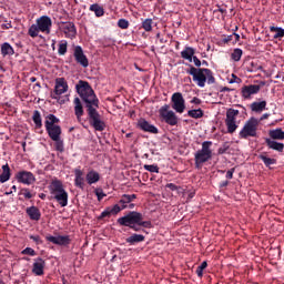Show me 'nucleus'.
Returning a JSON list of instances; mask_svg holds the SVG:
<instances>
[{
	"mask_svg": "<svg viewBox=\"0 0 284 284\" xmlns=\"http://www.w3.org/2000/svg\"><path fill=\"white\" fill-rule=\"evenodd\" d=\"M258 119L251 118L245 123L242 130L239 133L240 139H256L258 136Z\"/></svg>",
	"mask_w": 284,
	"mask_h": 284,
	"instance_id": "423d86ee",
	"label": "nucleus"
},
{
	"mask_svg": "<svg viewBox=\"0 0 284 284\" xmlns=\"http://www.w3.org/2000/svg\"><path fill=\"white\" fill-rule=\"evenodd\" d=\"M192 61L196 68H201V60L196 55H193Z\"/></svg>",
	"mask_w": 284,
	"mask_h": 284,
	"instance_id": "052dcab7",
	"label": "nucleus"
},
{
	"mask_svg": "<svg viewBox=\"0 0 284 284\" xmlns=\"http://www.w3.org/2000/svg\"><path fill=\"white\" fill-rule=\"evenodd\" d=\"M145 241V235L133 233L129 237H126L125 242L129 245H136V243H143Z\"/></svg>",
	"mask_w": 284,
	"mask_h": 284,
	"instance_id": "b1692460",
	"label": "nucleus"
},
{
	"mask_svg": "<svg viewBox=\"0 0 284 284\" xmlns=\"http://www.w3.org/2000/svg\"><path fill=\"white\" fill-rule=\"evenodd\" d=\"M160 118L168 125H179V116L174 111L170 110V104H164L159 110Z\"/></svg>",
	"mask_w": 284,
	"mask_h": 284,
	"instance_id": "0eeeda50",
	"label": "nucleus"
},
{
	"mask_svg": "<svg viewBox=\"0 0 284 284\" xmlns=\"http://www.w3.org/2000/svg\"><path fill=\"white\" fill-rule=\"evenodd\" d=\"M268 136L273 141H284V131L281 128L270 130Z\"/></svg>",
	"mask_w": 284,
	"mask_h": 284,
	"instance_id": "4be33fe9",
	"label": "nucleus"
},
{
	"mask_svg": "<svg viewBox=\"0 0 284 284\" xmlns=\"http://www.w3.org/2000/svg\"><path fill=\"white\" fill-rule=\"evenodd\" d=\"M270 32H275L273 36V39H283L284 37V29L281 27H270Z\"/></svg>",
	"mask_w": 284,
	"mask_h": 284,
	"instance_id": "72a5a7b5",
	"label": "nucleus"
},
{
	"mask_svg": "<svg viewBox=\"0 0 284 284\" xmlns=\"http://www.w3.org/2000/svg\"><path fill=\"white\" fill-rule=\"evenodd\" d=\"M45 241L52 243L53 245H59L60 247H68L72 243V237L70 235H45Z\"/></svg>",
	"mask_w": 284,
	"mask_h": 284,
	"instance_id": "1a4fd4ad",
	"label": "nucleus"
},
{
	"mask_svg": "<svg viewBox=\"0 0 284 284\" xmlns=\"http://www.w3.org/2000/svg\"><path fill=\"white\" fill-rule=\"evenodd\" d=\"M10 176H12L10 165H2V168L0 169V179H10Z\"/></svg>",
	"mask_w": 284,
	"mask_h": 284,
	"instance_id": "f704fd0d",
	"label": "nucleus"
},
{
	"mask_svg": "<svg viewBox=\"0 0 284 284\" xmlns=\"http://www.w3.org/2000/svg\"><path fill=\"white\" fill-rule=\"evenodd\" d=\"M240 112L236 109H229L226 111L225 122H236V116H239Z\"/></svg>",
	"mask_w": 284,
	"mask_h": 284,
	"instance_id": "c756f323",
	"label": "nucleus"
},
{
	"mask_svg": "<svg viewBox=\"0 0 284 284\" xmlns=\"http://www.w3.org/2000/svg\"><path fill=\"white\" fill-rule=\"evenodd\" d=\"M152 19H145L143 22H142V28L143 30H145V32H152Z\"/></svg>",
	"mask_w": 284,
	"mask_h": 284,
	"instance_id": "37998d69",
	"label": "nucleus"
},
{
	"mask_svg": "<svg viewBox=\"0 0 284 284\" xmlns=\"http://www.w3.org/2000/svg\"><path fill=\"white\" fill-rule=\"evenodd\" d=\"M36 23L40 30L44 34H50L52 32V18L48 16H41L36 20Z\"/></svg>",
	"mask_w": 284,
	"mask_h": 284,
	"instance_id": "9d476101",
	"label": "nucleus"
},
{
	"mask_svg": "<svg viewBox=\"0 0 284 284\" xmlns=\"http://www.w3.org/2000/svg\"><path fill=\"white\" fill-rule=\"evenodd\" d=\"M265 143H266L268 150H274L275 152H283V150H284V144L281 142H277L276 140L266 138Z\"/></svg>",
	"mask_w": 284,
	"mask_h": 284,
	"instance_id": "aec40b11",
	"label": "nucleus"
},
{
	"mask_svg": "<svg viewBox=\"0 0 284 284\" xmlns=\"http://www.w3.org/2000/svg\"><path fill=\"white\" fill-rule=\"evenodd\" d=\"M241 57H243V50L239 48L234 49L231 54V59L233 61H241Z\"/></svg>",
	"mask_w": 284,
	"mask_h": 284,
	"instance_id": "ea45409f",
	"label": "nucleus"
},
{
	"mask_svg": "<svg viewBox=\"0 0 284 284\" xmlns=\"http://www.w3.org/2000/svg\"><path fill=\"white\" fill-rule=\"evenodd\" d=\"M232 176H234V169L229 170L225 174L226 179H232Z\"/></svg>",
	"mask_w": 284,
	"mask_h": 284,
	"instance_id": "0e129e2a",
	"label": "nucleus"
},
{
	"mask_svg": "<svg viewBox=\"0 0 284 284\" xmlns=\"http://www.w3.org/2000/svg\"><path fill=\"white\" fill-rule=\"evenodd\" d=\"M166 187L169 190H171L172 192H176L179 186L176 184H174V183H169V184H166Z\"/></svg>",
	"mask_w": 284,
	"mask_h": 284,
	"instance_id": "680f3d73",
	"label": "nucleus"
},
{
	"mask_svg": "<svg viewBox=\"0 0 284 284\" xmlns=\"http://www.w3.org/2000/svg\"><path fill=\"white\" fill-rule=\"evenodd\" d=\"M73 105H74V114L77 116V121L81 123V116H83L84 114L83 103L81 102V99L74 98Z\"/></svg>",
	"mask_w": 284,
	"mask_h": 284,
	"instance_id": "a211bd4d",
	"label": "nucleus"
},
{
	"mask_svg": "<svg viewBox=\"0 0 284 284\" xmlns=\"http://www.w3.org/2000/svg\"><path fill=\"white\" fill-rule=\"evenodd\" d=\"M225 125L229 134H234L239 130L236 122H225Z\"/></svg>",
	"mask_w": 284,
	"mask_h": 284,
	"instance_id": "58836bf2",
	"label": "nucleus"
},
{
	"mask_svg": "<svg viewBox=\"0 0 284 284\" xmlns=\"http://www.w3.org/2000/svg\"><path fill=\"white\" fill-rule=\"evenodd\" d=\"M223 43H234V36H224Z\"/></svg>",
	"mask_w": 284,
	"mask_h": 284,
	"instance_id": "6e6d98bb",
	"label": "nucleus"
},
{
	"mask_svg": "<svg viewBox=\"0 0 284 284\" xmlns=\"http://www.w3.org/2000/svg\"><path fill=\"white\" fill-rule=\"evenodd\" d=\"M20 183H23L24 185H30L34 183V179H20Z\"/></svg>",
	"mask_w": 284,
	"mask_h": 284,
	"instance_id": "bf43d9fd",
	"label": "nucleus"
},
{
	"mask_svg": "<svg viewBox=\"0 0 284 284\" xmlns=\"http://www.w3.org/2000/svg\"><path fill=\"white\" fill-rule=\"evenodd\" d=\"M55 143V150L58 152H63L64 148H63V140H61V138H58V140H52Z\"/></svg>",
	"mask_w": 284,
	"mask_h": 284,
	"instance_id": "de8ad7c7",
	"label": "nucleus"
},
{
	"mask_svg": "<svg viewBox=\"0 0 284 284\" xmlns=\"http://www.w3.org/2000/svg\"><path fill=\"white\" fill-rule=\"evenodd\" d=\"M21 192H22L24 199H32V196H34L30 193V190H28V189H22Z\"/></svg>",
	"mask_w": 284,
	"mask_h": 284,
	"instance_id": "13d9d810",
	"label": "nucleus"
},
{
	"mask_svg": "<svg viewBox=\"0 0 284 284\" xmlns=\"http://www.w3.org/2000/svg\"><path fill=\"white\" fill-rule=\"evenodd\" d=\"M75 179H81L83 176V171L81 170V166H78L74 169Z\"/></svg>",
	"mask_w": 284,
	"mask_h": 284,
	"instance_id": "4d7b16f0",
	"label": "nucleus"
},
{
	"mask_svg": "<svg viewBox=\"0 0 284 284\" xmlns=\"http://www.w3.org/2000/svg\"><path fill=\"white\" fill-rule=\"evenodd\" d=\"M74 185H75V187H79L80 190H85V180L84 179H75Z\"/></svg>",
	"mask_w": 284,
	"mask_h": 284,
	"instance_id": "603ef678",
	"label": "nucleus"
},
{
	"mask_svg": "<svg viewBox=\"0 0 284 284\" xmlns=\"http://www.w3.org/2000/svg\"><path fill=\"white\" fill-rule=\"evenodd\" d=\"M39 32H41V30L39 29L37 23L32 24L28 30V34L29 37H31V39H37V37H39Z\"/></svg>",
	"mask_w": 284,
	"mask_h": 284,
	"instance_id": "c9c22d12",
	"label": "nucleus"
},
{
	"mask_svg": "<svg viewBox=\"0 0 284 284\" xmlns=\"http://www.w3.org/2000/svg\"><path fill=\"white\" fill-rule=\"evenodd\" d=\"M196 54V50L192 47H185L183 51H181V58L185 59L190 63H192V59Z\"/></svg>",
	"mask_w": 284,
	"mask_h": 284,
	"instance_id": "5701e85b",
	"label": "nucleus"
},
{
	"mask_svg": "<svg viewBox=\"0 0 284 284\" xmlns=\"http://www.w3.org/2000/svg\"><path fill=\"white\" fill-rule=\"evenodd\" d=\"M73 57L78 65H81L82 68H88V65H90V60H88V55H85V53L83 52V48H81V45L74 47Z\"/></svg>",
	"mask_w": 284,
	"mask_h": 284,
	"instance_id": "9b49d317",
	"label": "nucleus"
},
{
	"mask_svg": "<svg viewBox=\"0 0 284 284\" xmlns=\"http://www.w3.org/2000/svg\"><path fill=\"white\" fill-rule=\"evenodd\" d=\"M138 128H139V130H142V132H149V134H159V128L151 124L145 119H140L138 121Z\"/></svg>",
	"mask_w": 284,
	"mask_h": 284,
	"instance_id": "4468645a",
	"label": "nucleus"
},
{
	"mask_svg": "<svg viewBox=\"0 0 284 284\" xmlns=\"http://www.w3.org/2000/svg\"><path fill=\"white\" fill-rule=\"evenodd\" d=\"M30 241H34L36 245H43V240L39 235H30Z\"/></svg>",
	"mask_w": 284,
	"mask_h": 284,
	"instance_id": "864d4df0",
	"label": "nucleus"
},
{
	"mask_svg": "<svg viewBox=\"0 0 284 284\" xmlns=\"http://www.w3.org/2000/svg\"><path fill=\"white\" fill-rule=\"evenodd\" d=\"M233 43H237V41L241 40V36H239V33H233Z\"/></svg>",
	"mask_w": 284,
	"mask_h": 284,
	"instance_id": "69168bd1",
	"label": "nucleus"
},
{
	"mask_svg": "<svg viewBox=\"0 0 284 284\" xmlns=\"http://www.w3.org/2000/svg\"><path fill=\"white\" fill-rule=\"evenodd\" d=\"M144 170H146V172L159 174V165L156 164H146L144 165Z\"/></svg>",
	"mask_w": 284,
	"mask_h": 284,
	"instance_id": "a18cd8bd",
	"label": "nucleus"
},
{
	"mask_svg": "<svg viewBox=\"0 0 284 284\" xmlns=\"http://www.w3.org/2000/svg\"><path fill=\"white\" fill-rule=\"evenodd\" d=\"M45 270V260L42 257L34 258L32 266V274L36 276H43Z\"/></svg>",
	"mask_w": 284,
	"mask_h": 284,
	"instance_id": "dca6fc26",
	"label": "nucleus"
},
{
	"mask_svg": "<svg viewBox=\"0 0 284 284\" xmlns=\"http://www.w3.org/2000/svg\"><path fill=\"white\" fill-rule=\"evenodd\" d=\"M261 161H263L264 165L266 168H270V165H276V159L267 158L266 155L262 154L260 155Z\"/></svg>",
	"mask_w": 284,
	"mask_h": 284,
	"instance_id": "4c0bfd02",
	"label": "nucleus"
},
{
	"mask_svg": "<svg viewBox=\"0 0 284 284\" xmlns=\"http://www.w3.org/2000/svg\"><path fill=\"white\" fill-rule=\"evenodd\" d=\"M172 109L178 112V114H183L185 112V99L183 93L175 92L171 97Z\"/></svg>",
	"mask_w": 284,
	"mask_h": 284,
	"instance_id": "6e6552de",
	"label": "nucleus"
},
{
	"mask_svg": "<svg viewBox=\"0 0 284 284\" xmlns=\"http://www.w3.org/2000/svg\"><path fill=\"white\" fill-rule=\"evenodd\" d=\"M60 30L67 39H74L77 37V26H74V22H61Z\"/></svg>",
	"mask_w": 284,
	"mask_h": 284,
	"instance_id": "ddd939ff",
	"label": "nucleus"
},
{
	"mask_svg": "<svg viewBox=\"0 0 284 284\" xmlns=\"http://www.w3.org/2000/svg\"><path fill=\"white\" fill-rule=\"evenodd\" d=\"M45 130L51 141H59V139H61L62 131L60 125L47 126Z\"/></svg>",
	"mask_w": 284,
	"mask_h": 284,
	"instance_id": "f3484780",
	"label": "nucleus"
},
{
	"mask_svg": "<svg viewBox=\"0 0 284 284\" xmlns=\"http://www.w3.org/2000/svg\"><path fill=\"white\" fill-rule=\"evenodd\" d=\"M75 90L84 103L90 125H92L97 132H103V130H105V122L101 120V114L97 111L99 110V98H97L94 90L88 81L83 80L78 82Z\"/></svg>",
	"mask_w": 284,
	"mask_h": 284,
	"instance_id": "f257e3e1",
	"label": "nucleus"
},
{
	"mask_svg": "<svg viewBox=\"0 0 284 284\" xmlns=\"http://www.w3.org/2000/svg\"><path fill=\"white\" fill-rule=\"evenodd\" d=\"M32 121L37 130H41V128H43V122L41 120V112H39L38 110L33 111Z\"/></svg>",
	"mask_w": 284,
	"mask_h": 284,
	"instance_id": "c85d7f7f",
	"label": "nucleus"
},
{
	"mask_svg": "<svg viewBox=\"0 0 284 284\" xmlns=\"http://www.w3.org/2000/svg\"><path fill=\"white\" fill-rule=\"evenodd\" d=\"M204 112L202 109H193L187 111V116L191 119H203Z\"/></svg>",
	"mask_w": 284,
	"mask_h": 284,
	"instance_id": "2f4dec72",
	"label": "nucleus"
},
{
	"mask_svg": "<svg viewBox=\"0 0 284 284\" xmlns=\"http://www.w3.org/2000/svg\"><path fill=\"white\" fill-rule=\"evenodd\" d=\"M99 179H88V184L92 185L94 183H98Z\"/></svg>",
	"mask_w": 284,
	"mask_h": 284,
	"instance_id": "338daca9",
	"label": "nucleus"
},
{
	"mask_svg": "<svg viewBox=\"0 0 284 284\" xmlns=\"http://www.w3.org/2000/svg\"><path fill=\"white\" fill-rule=\"evenodd\" d=\"M260 92H261V85L251 84V85H244L242 88L241 94L243 99H251L252 94H258Z\"/></svg>",
	"mask_w": 284,
	"mask_h": 284,
	"instance_id": "2eb2a0df",
	"label": "nucleus"
},
{
	"mask_svg": "<svg viewBox=\"0 0 284 284\" xmlns=\"http://www.w3.org/2000/svg\"><path fill=\"white\" fill-rule=\"evenodd\" d=\"M68 81H65V78L55 79L54 91L51 95L52 99H58V97H61V94H65V92H68Z\"/></svg>",
	"mask_w": 284,
	"mask_h": 284,
	"instance_id": "f8f14e48",
	"label": "nucleus"
},
{
	"mask_svg": "<svg viewBox=\"0 0 284 284\" xmlns=\"http://www.w3.org/2000/svg\"><path fill=\"white\" fill-rule=\"evenodd\" d=\"M207 267V262L204 261L201 263L200 266H197L195 274L199 276V278H203V270H205Z\"/></svg>",
	"mask_w": 284,
	"mask_h": 284,
	"instance_id": "79ce46f5",
	"label": "nucleus"
},
{
	"mask_svg": "<svg viewBox=\"0 0 284 284\" xmlns=\"http://www.w3.org/2000/svg\"><path fill=\"white\" fill-rule=\"evenodd\" d=\"M258 70H263V65L258 64V62L252 61L250 63L248 72H258Z\"/></svg>",
	"mask_w": 284,
	"mask_h": 284,
	"instance_id": "c03bdc74",
	"label": "nucleus"
},
{
	"mask_svg": "<svg viewBox=\"0 0 284 284\" xmlns=\"http://www.w3.org/2000/svg\"><path fill=\"white\" fill-rule=\"evenodd\" d=\"M141 213L130 211L126 215L119 217L116 223H119L122 227H130V230H133V232H141V227H139Z\"/></svg>",
	"mask_w": 284,
	"mask_h": 284,
	"instance_id": "39448f33",
	"label": "nucleus"
},
{
	"mask_svg": "<svg viewBox=\"0 0 284 284\" xmlns=\"http://www.w3.org/2000/svg\"><path fill=\"white\" fill-rule=\"evenodd\" d=\"M14 179H34V174H32V172L22 170L16 174Z\"/></svg>",
	"mask_w": 284,
	"mask_h": 284,
	"instance_id": "e433bc0d",
	"label": "nucleus"
},
{
	"mask_svg": "<svg viewBox=\"0 0 284 284\" xmlns=\"http://www.w3.org/2000/svg\"><path fill=\"white\" fill-rule=\"evenodd\" d=\"M59 122H60V120H59V118H57V115H54V114H49V115H47V118H45L44 128H53V126H57V125H59V124H57V123H59Z\"/></svg>",
	"mask_w": 284,
	"mask_h": 284,
	"instance_id": "bb28decb",
	"label": "nucleus"
},
{
	"mask_svg": "<svg viewBox=\"0 0 284 284\" xmlns=\"http://www.w3.org/2000/svg\"><path fill=\"white\" fill-rule=\"evenodd\" d=\"M212 145V141H204L202 142L201 150H197L194 154L195 168H197V170H201L205 163L212 161V158L214 156Z\"/></svg>",
	"mask_w": 284,
	"mask_h": 284,
	"instance_id": "20e7f679",
	"label": "nucleus"
},
{
	"mask_svg": "<svg viewBox=\"0 0 284 284\" xmlns=\"http://www.w3.org/2000/svg\"><path fill=\"white\" fill-rule=\"evenodd\" d=\"M95 196H98V201H103V197L106 196L105 193H103V189L98 187L94 190Z\"/></svg>",
	"mask_w": 284,
	"mask_h": 284,
	"instance_id": "3c124183",
	"label": "nucleus"
},
{
	"mask_svg": "<svg viewBox=\"0 0 284 284\" xmlns=\"http://www.w3.org/2000/svg\"><path fill=\"white\" fill-rule=\"evenodd\" d=\"M175 192H178V194H184L185 189H183L182 186H178Z\"/></svg>",
	"mask_w": 284,
	"mask_h": 284,
	"instance_id": "774afa93",
	"label": "nucleus"
},
{
	"mask_svg": "<svg viewBox=\"0 0 284 284\" xmlns=\"http://www.w3.org/2000/svg\"><path fill=\"white\" fill-rule=\"evenodd\" d=\"M118 27H120L121 30H128V28H130V21H128L126 19H120L118 21Z\"/></svg>",
	"mask_w": 284,
	"mask_h": 284,
	"instance_id": "49530a36",
	"label": "nucleus"
},
{
	"mask_svg": "<svg viewBox=\"0 0 284 284\" xmlns=\"http://www.w3.org/2000/svg\"><path fill=\"white\" fill-rule=\"evenodd\" d=\"M136 194H123L119 201L122 209L126 210L128 204L132 203V201H135Z\"/></svg>",
	"mask_w": 284,
	"mask_h": 284,
	"instance_id": "393cba45",
	"label": "nucleus"
},
{
	"mask_svg": "<svg viewBox=\"0 0 284 284\" xmlns=\"http://www.w3.org/2000/svg\"><path fill=\"white\" fill-rule=\"evenodd\" d=\"M0 52L2 57H12V54H14V48H12L10 43L4 42L1 44Z\"/></svg>",
	"mask_w": 284,
	"mask_h": 284,
	"instance_id": "a878e982",
	"label": "nucleus"
},
{
	"mask_svg": "<svg viewBox=\"0 0 284 284\" xmlns=\"http://www.w3.org/2000/svg\"><path fill=\"white\" fill-rule=\"evenodd\" d=\"M67 53H68V40H61L59 42L58 54L60 57H65Z\"/></svg>",
	"mask_w": 284,
	"mask_h": 284,
	"instance_id": "473e14b6",
	"label": "nucleus"
},
{
	"mask_svg": "<svg viewBox=\"0 0 284 284\" xmlns=\"http://www.w3.org/2000/svg\"><path fill=\"white\" fill-rule=\"evenodd\" d=\"M267 105L266 101H261V102H253L251 104V110L252 112H263Z\"/></svg>",
	"mask_w": 284,
	"mask_h": 284,
	"instance_id": "7c9ffc66",
	"label": "nucleus"
},
{
	"mask_svg": "<svg viewBox=\"0 0 284 284\" xmlns=\"http://www.w3.org/2000/svg\"><path fill=\"white\" fill-rule=\"evenodd\" d=\"M49 190L61 207H68L69 195L68 191H65V185H63L61 180H52Z\"/></svg>",
	"mask_w": 284,
	"mask_h": 284,
	"instance_id": "7ed1b4c3",
	"label": "nucleus"
},
{
	"mask_svg": "<svg viewBox=\"0 0 284 284\" xmlns=\"http://www.w3.org/2000/svg\"><path fill=\"white\" fill-rule=\"evenodd\" d=\"M21 254L27 255V256H37V251L32 247H26Z\"/></svg>",
	"mask_w": 284,
	"mask_h": 284,
	"instance_id": "09e8293b",
	"label": "nucleus"
},
{
	"mask_svg": "<svg viewBox=\"0 0 284 284\" xmlns=\"http://www.w3.org/2000/svg\"><path fill=\"white\" fill-rule=\"evenodd\" d=\"M87 179H100L99 176V172L91 170L88 174H87Z\"/></svg>",
	"mask_w": 284,
	"mask_h": 284,
	"instance_id": "5fc2aeb1",
	"label": "nucleus"
},
{
	"mask_svg": "<svg viewBox=\"0 0 284 284\" xmlns=\"http://www.w3.org/2000/svg\"><path fill=\"white\" fill-rule=\"evenodd\" d=\"M138 227H140V230L142 227H152V222L150 221H143V214L140 213V220L138 222Z\"/></svg>",
	"mask_w": 284,
	"mask_h": 284,
	"instance_id": "a19ab883",
	"label": "nucleus"
},
{
	"mask_svg": "<svg viewBox=\"0 0 284 284\" xmlns=\"http://www.w3.org/2000/svg\"><path fill=\"white\" fill-rule=\"evenodd\" d=\"M190 70H186V73L193 77V81L199 88H205V83L209 85H214L216 83V78H214V72L206 68H195L192 64Z\"/></svg>",
	"mask_w": 284,
	"mask_h": 284,
	"instance_id": "f03ea898",
	"label": "nucleus"
},
{
	"mask_svg": "<svg viewBox=\"0 0 284 284\" xmlns=\"http://www.w3.org/2000/svg\"><path fill=\"white\" fill-rule=\"evenodd\" d=\"M31 221H41V211L37 206H30L26 210Z\"/></svg>",
	"mask_w": 284,
	"mask_h": 284,
	"instance_id": "412c9836",
	"label": "nucleus"
},
{
	"mask_svg": "<svg viewBox=\"0 0 284 284\" xmlns=\"http://www.w3.org/2000/svg\"><path fill=\"white\" fill-rule=\"evenodd\" d=\"M123 209L122 205L115 204L112 207H106L100 215L99 219L110 217L112 214H119Z\"/></svg>",
	"mask_w": 284,
	"mask_h": 284,
	"instance_id": "6ab92c4d",
	"label": "nucleus"
},
{
	"mask_svg": "<svg viewBox=\"0 0 284 284\" xmlns=\"http://www.w3.org/2000/svg\"><path fill=\"white\" fill-rule=\"evenodd\" d=\"M230 150V142H224L217 150V154H225Z\"/></svg>",
	"mask_w": 284,
	"mask_h": 284,
	"instance_id": "8fccbe9b",
	"label": "nucleus"
},
{
	"mask_svg": "<svg viewBox=\"0 0 284 284\" xmlns=\"http://www.w3.org/2000/svg\"><path fill=\"white\" fill-rule=\"evenodd\" d=\"M191 103H193L194 105H201V103H203V101H201V99L194 97V98L191 100Z\"/></svg>",
	"mask_w": 284,
	"mask_h": 284,
	"instance_id": "e2e57ef3",
	"label": "nucleus"
},
{
	"mask_svg": "<svg viewBox=\"0 0 284 284\" xmlns=\"http://www.w3.org/2000/svg\"><path fill=\"white\" fill-rule=\"evenodd\" d=\"M90 12H94L95 17H103L105 10L99 3H93L89 8Z\"/></svg>",
	"mask_w": 284,
	"mask_h": 284,
	"instance_id": "cd10ccee",
	"label": "nucleus"
}]
</instances>
